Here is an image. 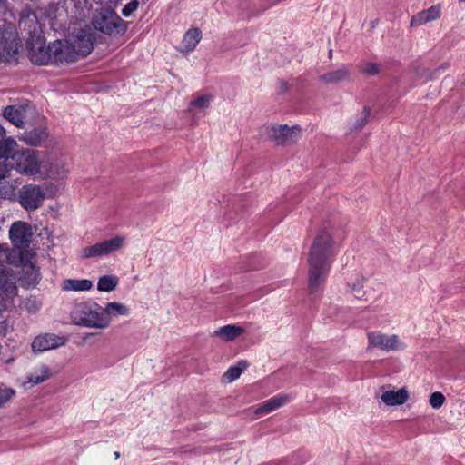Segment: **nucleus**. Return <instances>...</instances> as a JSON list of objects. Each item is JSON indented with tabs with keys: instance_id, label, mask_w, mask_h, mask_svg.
Segmentation results:
<instances>
[{
	"instance_id": "nucleus-1",
	"label": "nucleus",
	"mask_w": 465,
	"mask_h": 465,
	"mask_svg": "<svg viewBox=\"0 0 465 465\" xmlns=\"http://www.w3.org/2000/svg\"><path fill=\"white\" fill-rule=\"evenodd\" d=\"M336 251V243L326 231L314 238L308 254V286L311 293L320 291L325 282Z\"/></svg>"
},
{
	"instance_id": "nucleus-2",
	"label": "nucleus",
	"mask_w": 465,
	"mask_h": 465,
	"mask_svg": "<svg viewBox=\"0 0 465 465\" xmlns=\"http://www.w3.org/2000/svg\"><path fill=\"white\" fill-rule=\"evenodd\" d=\"M6 168L18 173L40 179L44 154L33 149L19 148L17 143L9 137L0 145V161Z\"/></svg>"
},
{
	"instance_id": "nucleus-3",
	"label": "nucleus",
	"mask_w": 465,
	"mask_h": 465,
	"mask_svg": "<svg viewBox=\"0 0 465 465\" xmlns=\"http://www.w3.org/2000/svg\"><path fill=\"white\" fill-rule=\"evenodd\" d=\"M94 40L91 29L84 26L75 28L65 40L51 43L53 64H68L76 62L81 56H86L93 49Z\"/></svg>"
},
{
	"instance_id": "nucleus-4",
	"label": "nucleus",
	"mask_w": 465,
	"mask_h": 465,
	"mask_svg": "<svg viewBox=\"0 0 465 465\" xmlns=\"http://www.w3.org/2000/svg\"><path fill=\"white\" fill-rule=\"evenodd\" d=\"M102 5L93 14L92 25L94 28L109 36L124 35L127 30V23L116 14L115 6Z\"/></svg>"
},
{
	"instance_id": "nucleus-5",
	"label": "nucleus",
	"mask_w": 465,
	"mask_h": 465,
	"mask_svg": "<svg viewBox=\"0 0 465 465\" xmlns=\"http://www.w3.org/2000/svg\"><path fill=\"white\" fill-rule=\"evenodd\" d=\"M70 318L74 325L105 329L102 306L96 302L84 301L76 303L70 313Z\"/></svg>"
},
{
	"instance_id": "nucleus-6",
	"label": "nucleus",
	"mask_w": 465,
	"mask_h": 465,
	"mask_svg": "<svg viewBox=\"0 0 465 465\" xmlns=\"http://www.w3.org/2000/svg\"><path fill=\"white\" fill-rule=\"evenodd\" d=\"M8 248L0 244V313L5 311L7 303L17 294L15 277L5 264L8 259Z\"/></svg>"
},
{
	"instance_id": "nucleus-7",
	"label": "nucleus",
	"mask_w": 465,
	"mask_h": 465,
	"mask_svg": "<svg viewBox=\"0 0 465 465\" xmlns=\"http://www.w3.org/2000/svg\"><path fill=\"white\" fill-rule=\"evenodd\" d=\"M125 243L126 237L118 234L110 239H106L83 248L79 255L81 259H93L109 256L121 251L124 247Z\"/></svg>"
},
{
	"instance_id": "nucleus-8",
	"label": "nucleus",
	"mask_w": 465,
	"mask_h": 465,
	"mask_svg": "<svg viewBox=\"0 0 465 465\" xmlns=\"http://www.w3.org/2000/svg\"><path fill=\"white\" fill-rule=\"evenodd\" d=\"M70 173V163L64 155L44 156L40 179L64 181Z\"/></svg>"
},
{
	"instance_id": "nucleus-9",
	"label": "nucleus",
	"mask_w": 465,
	"mask_h": 465,
	"mask_svg": "<svg viewBox=\"0 0 465 465\" xmlns=\"http://www.w3.org/2000/svg\"><path fill=\"white\" fill-rule=\"evenodd\" d=\"M46 193L42 186L29 183L22 186L17 193L19 204L26 211H35L44 203Z\"/></svg>"
},
{
	"instance_id": "nucleus-10",
	"label": "nucleus",
	"mask_w": 465,
	"mask_h": 465,
	"mask_svg": "<svg viewBox=\"0 0 465 465\" xmlns=\"http://www.w3.org/2000/svg\"><path fill=\"white\" fill-rule=\"evenodd\" d=\"M374 398L384 405L392 407L404 404L409 399V392L406 388L396 390L393 385L388 384L380 387Z\"/></svg>"
},
{
	"instance_id": "nucleus-11",
	"label": "nucleus",
	"mask_w": 465,
	"mask_h": 465,
	"mask_svg": "<svg viewBox=\"0 0 465 465\" xmlns=\"http://www.w3.org/2000/svg\"><path fill=\"white\" fill-rule=\"evenodd\" d=\"M32 236L31 225L22 221L15 222L9 230V237L14 248L21 252L29 247Z\"/></svg>"
},
{
	"instance_id": "nucleus-12",
	"label": "nucleus",
	"mask_w": 465,
	"mask_h": 465,
	"mask_svg": "<svg viewBox=\"0 0 465 465\" xmlns=\"http://www.w3.org/2000/svg\"><path fill=\"white\" fill-rule=\"evenodd\" d=\"M369 344L384 351H401L406 344L396 334L387 335L380 331L368 333Z\"/></svg>"
},
{
	"instance_id": "nucleus-13",
	"label": "nucleus",
	"mask_w": 465,
	"mask_h": 465,
	"mask_svg": "<svg viewBox=\"0 0 465 465\" xmlns=\"http://www.w3.org/2000/svg\"><path fill=\"white\" fill-rule=\"evenodd\" d=\"M269 135L277 144H288L296 142L301 137V129L296 125L290 127L287 124L272 126Z\"/></svg>"
},
{
	"instance_id": "nucleus-14",
	"label": "nucleus",
	"mask_w": 465,
	"mask_h": 465,
	"mask_svg": "<svg viewBox=\"0 0 465 465\" xmlns=\"http://www.w3.org/2000/svg\"><path fill=\"white\" fill-rule=\"evenodd\" d=\"M66 343V338L54 333H44L36 336L32 344V351L35 353L44 352L64 346Z\"/></svg>"
},
{
	"instance_id": "nucleus-15",
	"label": "nucleus",
	"mask_w": 465,
	"mask_h": 465,
	"mask_svg": "<svg viewBox=\"0 0 465 465\" xmlns=\"http://www.w3.org/2000/svg\"><path fill=\"white\" fill-rule=\"evenodd\" d=\"M102 310L105 329L110 326L112 319L114 317H127L131 314L130 307L124 303L118 302H107L104 307H102Z\"/></svg>"
},
{
	"instance_id": "nucleus-16",
	"label": "nucleus",
	"mask_w": 465,
	"mask_h": 465,
	"mask_svg": "<svg viewBox=\"0 0 465 465\" xmlns=\"http://www.w3.org/2000/svg\"><path fill=\"white\" fill-rule=\"evenodd\" d=\"M289 401L290 395L278 394L263 401L259 406L255 407L253 412L257 417L261 415H266L286 405Z\"/></svg>"
},
{
	"instance_id": "nucleus-17",
	"label": "nucleus",
	"mask_w": 465,
	"mask_h": 465,
	"mask_svg": "<svg viewBox=\"0 0 465 465\" xmlns=\"http://www.w3.org/2000/svg\"><path fill=\"white\" fill-rule=\"evenodd\" d=\"M441 6L432 5L430 8L417 13L411 17V26L417 27L429 22L435 21L440 17Z\"/></svg>"
},
{
	"instance_id": "nucleus-18",
	"label": "nucleus",
	"mask_w": 465,
	"mask_h": 465,
	"mask_svg": "<svg viewBox=\"0 0 465 465\" xmlns=\"http://www.w3.org/2000/svg\"><path fill=\"white\" fill-rule=\"evenodd\" d=\"M51 44L48 45H34L30 50V59L36 64H53V55L51 54Z\"/></svg>"
},
{
	"instance_id": "nucleus-19",
	"label": "nucleus",
	"mask_w": 465,
	"mask_h": 465,
	"mask_svg": "<svg viewBox=\"0 0 465 465\" xmlns=\"http://www.w3.org/2000/svg\"><path fill=\"white\" fill-rule=\"evenodd\" d=\"M245 332V329L236 324H227L215 330L212 336L222 339L224 341H232Z\"/></svg>"
},
{
	"instance_id": "nucleus-20",
	"label": "nucleus",
	"mask_w": 465,
	"mask_h": 465,
	"mask_svg": "<svg viewBox=\"0 0 465 465\" xmlns=\"http://www.w3.org/2000/svg\"><path fill=\"white\" fill-rule=\"evenodd\" d=\"M93 287V282L88 279L67 278L61 282V290L64 292H87Z\"/></svg>"
},
{
	"instance_id": "nucleus-21",
	"label": "nucleus",
	"mask_w": 465,
	"mask_h": 465,
	"mask_svg": "<svg viewBox=\"0 0 465 465\" xmlns=\"http://www.w3.org/2000/svg\"><path fill=\"white\" fill-rule=\"evenodd\" d=\"M201 38L202 33L198 28L189 29L183 36L180 50L186 53L193 51Z\"/></svg>"
},
{
	"instance_id": "nucleus-22",
	"label": "nucleus",
	"mask_w": 465,
	"mask_h": 465,
	"mask_svg": "<svg viewBox=\"0 0 465 465\" xmlns=\"http://www.w3.org/2000/svg\"><path fill=\"white\" fill-rule=\"evenodd\" d=\"M121 0H94L98 5H109L115 6ZM147 0H130L122 9V14L125 17H129L134 11L137 10L140 5H144Z\"/></svg>"
},
{
	"instance_id": "nucleus-23",
	"label": "nucleus",
	"mask_w": 465,
	"mask_h": 465,
	"mask_svg": "<svg viewBox=\"0 0 465 465\" xmlns=\"http://www.w3.org/2000/svg\"><path fill=\"white\" fill-rule=\"evenodd\" d=\"M4 116L17 127H22L25 119V109L17 105H9L5 108Z\"/></svg>"
},
{
	"instance_id": "nucleus-24",
	"label": "nucleus",
	"mask_w": 465,
	"mask_h": 465,
	"mask_svg": "<svg viewBox=\"0 0 465 465\" xmlns=\"http://www.w3.org/2000/svg\"><path fill=\"white\" fill-rule=\"evenodd\" d=\"M52 376L51 370L48 366L42 364L34 369L27 376V383L31 386L40 384L48 380Z\"/></svg>"
},
{
	"instance_id": "nucleus-25",
	"label": "nucleus",
	"mask_w": 465,
	"mask_h": 465,
	"mask_svg": "<svg viewBox=\"0 0 465 465\" xmlns=\"http://www.w3.org/2000/svg\"><path fill=\"white\" fill-rule=\"evenodd\" d=\"M350 77V71L346 67L328 72L320 76V80L326 84H338Z\"/></svg>"
},
{
	"instance_id": "nucleus-26",
	"label": "nucleus",
	"mask_w": 465,
	"mask_h": 465,
	"mask_svg": "<svg viewBox=\"0 0 465 465\" xmlns=\"http://www.w3.org/2000/svg\"><path fill=\"white\" fill-rule=\"evenodd\" d=\"M367 282V278L362 275H355L351 277L347 282L348 292L360 299L364 296V285Z\"/></svg>"
},
{
	"instance_id": "nucleus-27",
	"label": "nucleus",
	"mask_w": 465,
	"mask_h": 465,
	"mask_svg": "<svg viewBox=\"0 0 465 465\" xmlns=\"http://www.w3.org/2000/svg\"><path fill=\"white\" fill-rule=\"evenodd\" d=\"M119 284V278L114 274H107L99 277L97 290L102 292H110L116 289Z\"/></svg>"
},
{
	"instance_id": "nucleus-28",
	"label": "nucleus",
	"mask_w": 465,
	"mask_h": 465,
	"mask_svg": "<svg viewBox=\"0 0 465 465\" xmlns=\"http://www.w3.org/2000/svg\"><path fill=\"white\" fill-rule=\"evenodd\" d=\"M213 100V95L211 94H203L195 96L189 104V112H193L194 109L204 110L210 107L211 103Z\"/></svg>"
},
{
	"instance_id": "nucleus-29",
	"label": "nucleus",
	"mask_w": 465,
	"mask_h": 465,
	"mask_svg": "<svg viewBox=\"0 0 465 465\" xmlns=\"http://www.w3.org/2000/svg\"><path fill=\"white\" fill-rule=\"evenodd\" d=\"M248 364L244 361H239L235 366H231L223 374V378L227 382H232L237 380L242 371L247 368Z\"/></svg>"
},
{
	"instance_id": "nucleus-30",
	"label": "nucleus",
	"mask_w": 465,
	"mask_h": 465,
	"mask_svg": "<svg viewBox=\"0 0 465 465\" xmlns=\"http://www.w3.org/2000/svg\"><path fill=\"white\" fill-rule=\"evenodd\" d=\"M74 18L76 20H83L90 11V6L87 5V0H74Z\"/></svg>"
},
{
	"instance_id": "nucleus-31",
	"label": "nucleus",
	"mask_w": 465,
	"mask_h": 465,
	"mask_svg": "<svg viewBox=\"0 0 465 465\" xmlns=\"http://www.w3.org/2000/svg\"><path fill=\"white\" fill-rule=\"evenodd\" d=\"M46 136L47 134L45 130H35L34 133L25 137V141L32 145H38Z\"/></svg>"
},
{
	"instance_id": "nucleus-32",
	"label": "nucleus",
	"mask_w": 465,
	"mask_h": 465,
	"mask_svg": "<svg viewBox=\"0 0 465 465\" xmlns=\"http://www.w3.org/2000/svg\"><path fill=\"white\" fill-rule=\"evenodd\" d=\"M360 71L368 75H376L380 72L379 64L372 62H363L360 65Z\"/></svg>"
},
{
	"instance_id": "nucleus-33",
	"label": "nucleus",
	"mask_w": 465,
	"mask_h": 465,
	"mask_svg": "<svg viewBox=\"0 0 465 465\" xmlns=\"http://www.w3.org/2000/svg\"><path fill=\"white\" fill-rule=\"evenodd\" d=\"M370 114H371V108H370V106L365 105L363 107L362 112L360 114L357 120L355 121L353 128L360 129V128L363 127L367 124Z\"/></svg>"
},
{
	"instance_id": "nucleus-34",
	"label": "nucleus",
	"mask_w": 465,
	"mask_h": 465,
	"mask_svg": "<svg viewBox=\"0 0 465 465\" xmlns=\"http://www.w3.org/2000/svg\"><path fill=\"white\" fill-rule=\"evenodd\" d=\"M15 185L12 183H0V198L10 199L15 196Z\"/></svg>"
},
{
	"instance_id": "nucleus-35",
	"label": "nucleus",
	"mask_w": 465,
	"mask_h": 465,
	"mask_svg": "<svg viewBox=\"0 0 465 465\" xmlns=\"http://www.w3.org/2000/svg\"><path fill=\"white\" fill-rule=\"evenodd\" d=\"M15 391L5 386H0V408L3 407L15 395Z\"/></svg>"
},
{
	"instance_id": "nucleus-36",
	"label": "nucleus",
	"mask_w": 465,
	"mask_h": 465,
	"mask_svg": "<svg viewBox=\"0 0 465 465\" xmlns=\"http://www.w3.org/2000/svg\"><path fill=\"white\" fill-rule=\"evenodd\" d=\"M445 401V397L441 392H433L430 397V404L433 409L440 408Z\"/></svg>"
},
{
	"instance_id": "nucleus-37",
	"label": "nucleus",
	"mask_w": 465,
	"mask_h": 465,
	"mask_svg": "<svg viewBox=\"0 0 465 465\" xmlns=\"http://www.w3.org/2000/svg\"><path fill=\"white\" fill-rule=\"evenodd\" d=\"M25 269H26L25 273L29 275L28 284L35 285L38 282L39 277H40L39 270L36 267L32 266V265L26 266Z\"/></svg>"
},
{
	"instance_id": "nucleus-38",
	"label": "nucleus",
	"mask_w": 465,
	"mask_h": 465,
	"mask_svg": "<svg viewBox=\"0 0 465 465\" xmlns=\"http://www.w3.org/2000/svg\"><path fill=\"white\" fill-rule=\"evenodd\" d=\"M7 173H8V169L5 166V162H4V163H0V181L7 175Z\"/></svg>"
},
{
	"instance_id": "nucleus-39",
	"label": "nucleus",
	"mask_w": 465,
	"mask_h": 465,
	"mask_svg": "<svg viewBox=\"0 0 465 465\" xmlns=\"http://www.w3.org/2000/svg\"><path fill=\"white\" fill-rule=\"evenodd\" d=\"M5 138V130L4 127L0 125V145L6 140Z\"/></svg>"
},
{
	"instance_id": "nucleus-40",
	"label": "nucleus",
	"mask_w": 465,
	"mask_h": 465,
	"mask_svg": "<svg viewBox=\"0 0 465 465\" xmlns=\"http://www.w3.org/2000/svg\"><path fill=\"white\" fill-rule=\"evenodd\" d=\"M448 67H449V64H448V63H444V64L440 66V68H442V69H444V70H445V69H447Z\"/></svg>"
},
{
	"instance_id": "nucleus-41",
	"label": "nucleus",
	"mask_w": 465,
	"mask_h": 465,
	"mask_svg": "<svg viewBox=\"0 0 465 465\" xmlns=\"http://www.w3.org/2000/svg\"><path fill=\"white\" fill-rule=\"evenodd\" d=\"M329 56H330L331 58V56H332V50H331V49L329 51Z\"/></svg>"
},
{
	"instance_id": "nucleus-42",
	"label": "nucleus",
	"mask_w": 465,
	"mask_h": 465,
	"mask_svg": "<svg viewBox=\"0 0 465 465\" xmlns=\"http://www.w3.org/2000/svg\"><path fill=\"white\" fill-rule=\"evenodd\" d=\"M114 455H115L116 458H118L120 456L119 452H117V451L114 452Z\"/></svg>"
},
{
	"instance_id": "nucleus-43",
	"label": "nucleus",
	"mask_w": 465,
	"mask_h": 465,
	"mask_svg": "<svg viewBox=\"0 0 465 465\" xmlns=\"http://www.w3.org/2000/svg\"><path fill=\"white\" fill-rule=\"evenodd\" d=\"M2 56H3V54L0 53V61L2 60Z\"/></svg>"
}]
</instances>
